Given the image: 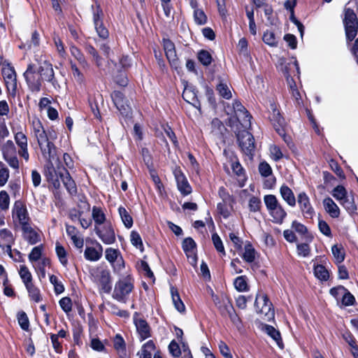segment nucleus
Segmentation results:
<instances>
[{
  "instance_id": "obj_49",
  "label": "nucleus",
  "mask_w": 358,
  "mask_h": 358,
  "mask_svg": "<svg viewBox=\"0 0 358 358\" xmlns=\"http://www.w3.org/2000/svg\"><path fill=\"white\" fill-rule=\"evenodd\" d=\"M120 255H122L118 249L108 248L105 250V257L106 260L113 265Z\"/></svg>"
},
{
  "instance_id": "obj_63",
  "label": "nucleus",
  "mask_w": 358,
  "mask_h": 358,
  "mask_svg": "<svg viewBox=\"0 0 358 358\" xmlns=\"http://www.w3.org/2000/svg\"><path fill=\"white\" fill-rule=\"evenodd\" d=\"M194 20L196 24L203 25L207 23L208 17L202 9L194 10Z\"/></svg>"
},
{
  "instance_id": "obj_15",
  "label": "nucleus",
  "mask_w": 358,
  "mask_h": 358,
  "mask_svg": "<svg viewBox=\"0 0 358 358\" xmlns=\"http://www.w3.org/2000/svg\"><path fill=\"white\" fill-rule=\"evenodd\" d=\"M40 73L41 78L43 82L50 83L55 89L59 87V83L55 76V72L52 64L47 61L41 63L38 67H36Z\"/></svg>"
},
{
  "instance_id": "obj_46",
  "label": "nucleus",
  "mask_w": 358,
  "mask_h": 358,
  "mask_svg": "<svg viewBox=\"0 0 358 358\" xmlns=\"http://www.w3.org/2000/svg\"><path fill=\"white\" fill-rule=\"evenodd\" d=\"M55 252L59 262L66 266L68 264L67 252L65 248L59 243H56Z\"/></svg>"
},
{
  "instance_id": "obj_64",
  "label": "nucleus",
  "mask_w": 358,
  "mask_h": 358,
  "mask_svg": "<svg viewBox=\"0 0 358 358\" xmlns=\"http://www.w3.org/2000/svg\"><path fill=\"white\" fill-rule=\"evenodd\" d=\"M259 174L264 178H267L272 175L273 171L270 164L266 161L261 162L258 166Z\"/></svg>"
},
{
  "instance_id": "obj_6",
  "label": "nucleus",
  "mask_w": 358,
  "mask_h": 358,
  "mask_svg": "<svg viewBox=\"0 0 358 358\" xmlns=\"http://www.w3.org/2000/svg\"><path fill=\"white\" fill-rule=\"evenodd\" d=\"M343 21L346 41L349 44L355 38L358 32V19L353 9L350 8H345Z\"/></svg>"
},
{
  "instance_id": "obj_27",
  "label": "nucleus",
  "mask_w": 358,
  "mask_h": 358,
  "mask_svg": "<svg viewBox=\"0 0 358 358\" xmlns=\"http://www.w3.org/2000/svg\"><path fill=\"white\" fill-rule=\"evenodd\" d=\"M323 206L327 213L332 218H338L340 216V209L331 198L328 196L324 199Z\"/></svg>"
},
{
  "instance_id": "obj_19",
  "label": "nucleus",
  "mask_w": 358,
  "mask_h": 358,
  "mask_svg": "<svg viewBox=\"0 0 358 358\" xmlns=\"http://www.w3.org/2000/svg\"><path fill=\"white\" fill-rule=\"evenodd\" d=\"M297 202L303 217L306 219H312L315 215V210L306 192H302L298 194Z\"/></svg>"
},
{
  "instance_id": "obj_57",
  "label": "nucleus",
  "mask_w": 358,
  "mask_h": 358,
  "mask_svg": "<svg viewBox=\"0 0 358 358\" xmlns=\"http://www.w3.org/2000/svg\"><path fill=\"white\" fill-rule=\"evenodd\" d=\"M182 248L185 254L193 252L196 249V243L192 238L187 237L183 240Z\"/></svg>"
},
{
  "instance_id": "obj_9",
  "label": "nucleus",
  "mask_w": 358,
  "mask_h": 358,
  "mask_svg": "<svg viewBox=\"0 0 358 358\" xmlns=\"http://www.w3.org/2000/svg\"><path fill=\"white\" fill-rule=\"evenodd\" d=\"M23 76L27 85L28 89L33 93H38L42 89L43 81L41 78L36 66L34 64L30 63L27 65Z\"/></svg>"
},
{
  "instance_id": "obj_41",
  "label": "nucleus",
  "mask_w": 358,
  "mask_h": 358,
  "mask_svg": "<svg viewBox=\"0 0 358 358\" xmlns=\"http://www.w3.org/2000/svg\"><path fill=\"white\" fill-rule=\"evenodd\" d=\"M256 251L252 243L248 241L245 245V251L242 255V258L248 263H252L255 259Z\"/></svg>"
},
{
  "instance_id": "obj_58",
  "label": "nucleus",
  "mask_w": 358,
  "mask_h": 358,
  "mask_svg": "<svg viewBox=\"0 0 358 358\" xmlns=\"http://www.w3.org/2000/svg\"><path fill=\"white\" fill-rule=\"evenodd\" d=\"M140 153L142 156L143 162L145 163L148 169L154 166L153 158L148 148H142Z\"/></svg>"
},
{
  "instance_id": "obj_38",
  "label": "nucleus",
  "mask_w": 358,
  "mask_h": 358,
  "mask_svg": "<svg viewBox=\"0 0 358 358\" xmlns=\"http://www.w3.org/2000/svg\"><path fill=\"white\" fill-rule=\"evenodd\" d=\"M315 276L320 281H327L329 278V272L322 264H316L313 266Z\"/></svg>"
},
{
  "instance_id": "obj_24",
  "label": "nucleus",
  "mask_w": 358,
  "mask_h": 358,
  "mask_svg": "<svg viewBox=\"0 0 358 358\" xmlns=\"http://www.w3.org/2000/svg\"><path fill=\"white\" fill-rule=\"evenodd\" d=\"M96 248L86 247L84 252V257L87 260L90 262H96L102 257V245L99 243L96 242Z\"/></svg>"
},
{
  "instance_id": "obj_16",
  "label": "nucleus",
  "mask_w": 358,
  "mask_h": 358,
  "mask_svg": "<svg viewBox=\"0 0 358 358\" xmlns=\"http://www.w3.org/2000/svg\"><path fill=\"white\" fill-rule=\"evenodd\" d=\"M173 174L176 178L177 187L182 196H187L192 193V189L186 176L179 166H176L173 170Z\"/></svg>"
},
{
  "instance_id": "obj_10",
  "label": "nucleus",
  "mask_w": 358,
  "mask_h": 358,
  "mask_svg": "<svg viewBox=\"0 0 358 358\" xmlns=\"http://www.w3.org/2000/svg\"><path fill=\"white\" fill-rule=\"evenodd\" d=\"M245 129L236 133L237 141L241 151L247 156L252 158L255 155V143L253 135Z\"/></svg>"
},
{
  "instance_id": "obj_47",
  "label": "nucleus",
  "mask_w": 358,
  "mask_h": 358,
  "mask_svg": "<svg viewBox=\"0 0 358 358\" xmlns=\"http://www.w3.org/2000/svg\"><path fill=\"white\" fill-rule=\"evenodd\" d=\"M1 152L3 158L16 155V148L14 143L11 140H8L3 145Z\"/></svg>"
},
{
  "instance_id": "obj_4",
  "label": "nucleus",
  "mask_w": 358,
  "mask_h": 358,
  "mask_svg": "<svg viewBox=\"0 0 358 358\" xmlns=\"http://www.w3.org/2000/svg\"><path fill=\"white\" fill-rule=\"evenodd\" d=\"M256 312L261 318L267 322L273 321L275 318V310L272 302L265 293H257L255 301Z\"/></svg>"
},
{
  "instance_id": "obj_23",
  "label": "nucleus",
  "mask_w": 358,
  "mask_h": 358,
  "mask_svg": "<svg viewBox=\"0 0 358 358\" xmlns=\"http://www.w3.org/2000/svg\"><path fill=\"white\" fill-rule=\"evenodd\" d=\"M198 90L194 86H185L182 92L183 99L192 104L195 108H200L201 103L197 98Z\"/></svg>"
},
{
  "instance_id": "obj_3",
  "label": "nucleus",
  "mask_w": 358,
  "mask_h": 358,
  "mask_svg": "<svg viewBox=\"0 0 358 358\" xmlns=\"http://www.w3.org/2000/svg\"><path fill=\"white\" fill-rule=\"evenodd\" d=\"M292 59H294V61L285 64L282 71L286 78V81L292 96L298 101L301 99V96L293 76H299L300 69L296 58L292 57Z\"/></svg>"
},
{
  "instance_id": "obj_34",
  "label": "nucleus",
  "mask_w": 358,
  "mask_h": 358,
  "mask_svg": "<svg viewBox=\"0 0 358 358\" xmlns=\"http://www.w3.org/2000/svg\"><path fill=\"white\" fill-rule=\"evenodd\" d=\"M171 298L176 309L180 313L185 311V306L180 299L177 288L172 287L171 288Z\"/></svg>"
},
{
  "instance_id": "obj_37",
  "label": "nucleus",
  "mask_w": 358,
  "mask_h": 358,
  "mask_svg": "<svg viewBox=\"0 0 358 358\" xmlns=\"http://www.w3.org/2000/svg\"><path fill=\"white\" fill-rule=\"evenodd\" d=\"M84 49L88 55L92 57L96 66L100 67L102 65L103 59L96 49L90 43H86L85 44Z\"/></svg>"
},
{
  "instance_id": "obj_7",
  "label": "nucleus",
  "mask_w": 358,
  "mask_h": 358,
  "mask_svg": "<svg viewBox=\"0 0 358 358\" xmlns=\"http://www.w3.org/2000/svg\"><path fill=\"white\" fill-rule=\"evenodd\" d=\"M218 195L222 201L217 204V210L220 215L224 219L229 217L231 211L234 210V205L236 203V199L230 194L227 189L222 186L219 187Z\"/></svg>"
},
{
  "instance_id": "obj_50",
  "label": "nucleus",
  "mask_w": 358,
  "mask_h": 358,
  "mask_svg": "<svg viewBox=\"0 0 358 358\" xmlns=\"http://www.w3.org/2000/svg\"><path fill=\"white\" fill-rule=\"evenodd\" d=\"M131 243L141 252L144 251V246L141 235L136 231H131L130 234Z\"/></svg>"
},
{
  "instance_id": "obj_33",
  "label": "nucleus",
  "mask_w": 358,
  "mask_h": 358,
  "mask_svg": "<svg viewBox=\"0 0 358 358\" xmlns=\"http://www.w3.org/2000/svg\"><path fill=\"white\" fill-rule=\"evenodd\" d=\"M12 131L14 135L15 141L19 148L28 145V138L27 135L22 131V127L20 126L17 129L12 128Z\"/></svg>"
},
{
  "instance_id": "obj_30",
  "label": "nucleus",
  "mask_w": 358,
  "mask_h": 358,
  "mask_svg": "<svg viewBox=\"0 0 358 358\" xmlns=\"http://www.w3.org/2000/svg\"><path fill=\"white\" fill-rule=\"evenodd\" d=\"M340 203L343 206V208L346 210V211L350 215H354L357 213V206L355 202L354 193L352 192H350V195L346 196L343 200L340 201Z\"/></svg>"
},
{
  "instance_id": "obj_31",
  "label": "nucleus",
  "mask_w": 358,
  "mask_h": 358,
  "mask_svg": "<svg viewBox=\"0 0 358 358\" xmlns=\"http://www.w3.org/2000/svg\"><path fill=\"white\" fill-rule=\"evenodd\" d=\"M273 217V222L281 224L287 216V213L280 204H278L275 209L268 211Z\"/></svg>"
},
{
  "instance_id": "obj_60",
  "label": "nucleus",
  "mask_w": 358,
  "mask_h": 358,
  "mask_svg": "<svg viewBox=\"0 0 358 358\" xmlns=\"http://www.w3.org/2000/svg\"><path fill=\"white\" fill-rule=\"evenodd\" d=\"M43 250V245L42 244L32 248L31 252L29 254V260L31 262L38 261L42 256Z\"/></svg>"
},
{
  "instance_id": "obj_43",
  "label": "nucleus",
  "mask_w": 358,
  "mask_h": 358,
  "mask_svg": "<svg viewBox=\"0 0 358 358\" xmlns=\"http://www.w3.org/2000/svg\"><path fill=\"white\" fill-rule=\"evenodd\" d=\"M196 56L199 62L204 66H208L213 61L211 54L206 50H199Z\"/></svg>"
},
{
  "instance_id": "obj_61",
  "label": "nucleus",
  "mask_w": 358,
  "mask_h": 358,
  "mask_svg": "<svg viewBox=\"0 0 358 358\" xmlns=\"http://www.w3.org/2000/svg\"><path fill=\"white\" fill-rule=\"evenodd\" d=\"M50 282L54 286V291L56 294H60L64 292L63 283L59 280L58 278L52 274L50 275Z\"/></svg>"
},
{
  "instance_id": "obj_28",
  "label": "nucleus",
  "mask_w": 358,
  "mask_h": 358,
  "mask_svg": "<svg viewBox=\"0 0 358 358\" xmlns=\"http://www.w3.org/2000/svg\"><path fill=\"white\" fill-rule=\"evenodd\" d=\"M292 228L299 234L303 236L307 242L311 243L314 238L313 236L308 231V228L297 220H294L292 223Z\"/></svg>"
},
{
  "instance_id": "obj_18",
  "label": "nucleus",
  "mask_w": 358,
  "mask_h": 358,
  "mask_svg": "<svg viewBox=\"0 0 358 358\" xmlns=\"http://www.w3.org/2000/svg\"><path fill=\"white\" fill-rule=\"evenodd\" d=\"M140 313L135 312L134 314V323L136 328V331L138 334V338L141 341H143L151 337V327L148 322L143 317H138Z\"/></svg>"
},
{
  "instance_id": "obj_53",
  "label": "nucleus",
  "mask_w": 358,
  "mask_h": 358,
  "mask_svg": "<svg viewBox=\"0 0 358 358\" xmlns=\"http://www.w3.org/2000/svg\"><path fill=\"white\" fill-rule=\"evenodd\" d=\"M17 319L21 329L24 331H29V320L27 313L23 310L19 311L17 315Z\"/></svg>"
},
{
  "instance_id": "obj_1",
  "label": "nucleus",
  "mask_w": 358,
  "mask_h": 358,
  "mask_svg": "<svg viewBox=\"0 0 358 358\" xmlns=\"http://www.w3.org/2000/svg\"><path fill=\"white\" fill-rule=\"evenodd\" d=\"M36 138L42 155L47 160L43 171L46 181L55 190H58L61 187V180L67 192L71 195H75L77 193V187L67 169L61 162H59L56 167L53 165L52 160L57 155V147L48 139L46 131L45 129L41 131Z\"/></svg>"
},
{
  "instance_id": "obj_21",
  "label": "nucleus",
  "mask_w": 358,
  "mask_h": 358,
  "mask_svg": "<svg viewBox=\"0 0 358 358\" xmlns=\"http://www.w3.org/2000/svg\"><path fill=\"white\" fill-rule=\"evenodd\" d=\"M13 213L16 215L21 227L23 226V222H31L27 209L21 201L15 202Z\"/></svg>"
},
{
  "instance_id": "obj_54",
  "label": "nucleus",
  "mask_w": 358,
  "mask_h": 358,
  "mask_svg": "<svg viewBox=\"0 0 358 358\" xmlns=\"http://www.w3.org/2000/svg\"><path fill=\"white\" fill-rule=\"evenodd\" d=\"M262 40L266 44L271 47L278 46V40L273 31L268 30L264 31L262 36Z\"/></svg>"
},
{
  "instance_id": "obj_51",
  "label": "nucleus",
  "mask_w": 358,
  "mask_h": 358,
  "mask_svg": "<svg viewBox=\"0 0 358 358\" xmlns=\"http://www.w3.org/2000/svg\"><path fill=\"white\" fill-rule=\"evenodd\" d=\"M212 241L217 252H219L222 257L225 256L226 251L222 241L216 232L212 234Z\"/></svg>"
},
{
  "instance_id": "obj_29",
  "label": "nucleus",
  "mask_w": 358,
  "mask_h": 358,
  "mask_svg": "<svg viewBox=\"0 0 358 358\" xmlns=\"http://www.w3.org/2000/svg\"><path fill=\"white\" fill-rule=\"evenodd\" d=\"M280 193L282 199L287 203L294 207L296 205V198L292 190L285 184H283L280 188Z\"/></svg>"
},
{
  "instance_id": "obj_56",
  "label": "nucleus",
  "mask_w": 358,
  "mask_h": 358,
  "mask_svg": "<svg viewBox=\"0 0 358 358\" xmlns=\"http://www.w3.org/2000/svg\"><path fill=\"white\" fill-rule=\"evenodd\" d=\"M332 196L339 202L346 198L348 192L345 187L341 185H337L331 192Z\"/></svg>"
},
{
  "instance_id": "obj_36",
  "label": "nucleus",
  "mask_w": 358,
  "mask_h": 358,
  "mask_svg": "<svg viewBox=\"0 0 358 358\" xmlns=\"http://www.w3.org/2000/svg\"><path fill=\"white\" fill-rule=\"evenodd\" d=\"M331 252L335 258V264H341L345 258V252L341 244H336L331 247Z\"/></svg>"
},
{
  "instance_id": "obj_32",
  "label": "nucleus",
  "mask_w": 358,
  "mask_h": 358,
  "mask_svg": "<svg viewBox=\"0 0 358 358\" xmlns=\"http://www.w3.org/2000/svg\"><path fill=\"white\" fill-rule=\"evenodd\" d=\"M156 345L152 340L145 343L140 352H138L139 358H152V352L155 351Z\"/></svg>"
},
{
  "instance_id": "obj_26",
  "label": "nucleus",
  "mask_w": 358,
  "mask_h": 358,
  "mask_svg": "<svg viewBox=\"0 0 358 358\" xmlns=\"http://www.w3.org/2000/svg\"><path fill=\"white\" fill-rule=\"evenodd\" d=\"M113 348L117 352L120 358H128L126 343L123 337L117 334L113 338Z\"/></svg>"
},
{
  "instance_id": "obj_25",
  "label": "nucleus",
  "mask_w": 358,
  "mask_h": 358,
  "mask_svg": "<svg viewBox=\"0 0 358 358\" xmlns=\"http://www.w3.org/2000/svg\"><path fill=\"white\" fill-rule=\"evenodd\" d=\"M262 330L275 341L277 345L280 349L284 348L283 341L279 330L270 324H264L262 327Z\"/></svg>"
},
{
  "instance_id": "obj_12",
  "label": "nucleus",
  "mask_w": 358,
  "mask_h": 358,
  "mask_svg": "<svg viewBox=\"0 0 358 358\" xmlns=\"http://www.w3.org/2000/svg\"><path fill=\"white\" fill-rule=\"evenodd\" d=\"M1 74L4 80L5 85L13 97L16 96L17 84V73L15 68L10 63H6V66L1 69Z\"/></svg>"
},
{
  "instance_id": "obj_59",
  "label": "nucleus",
  "mask_w": 358,
  "mask_h": 358,
  "mask_svg": "<svg viewBox=\"0 0 358 358\" xmlns=\"http://www.w3.org/2000/svg\"><path fill=\"white\" fill-rule=\"evenodd\" d=\"M264 201L268 211H271V210L275 209L280 204L276 196L273 194L265 195Z\"/></svg>"
},
{
  "instance_id": "obj_39",
  "label": "nucleus",
  "mask_w": 358,
  "mask_h": 358,
  "mask_svg": "<svg viewBox=\"0 0 358 358\" xmlns=\"http://www.w3.org/2000/svg\"><path fill=\"white\" fill-rule=\"evenodd\" d=\"M215 89L220 96L225 99H230L232 97V94L227 84L223 81V80H219V83L217 84Z\"/></svg>"
},
{
  "instance_id": "obj_62",
  "label": "nucleus",
  "mask_w": 358,
  "mask_h": 358,
  "mask_svg": "<svg viewBox=\"0 0 358 358\" xmlns=\"http://www.w3.org/2000/svg\"><path fill=\"white\" fill-rule=\"evenodd\" d=\"M343 295L341 299V303L345 306H354L356 304V299L354 295L346 288L344 290Z\"/></svg>"
},
{
  "instance_id": "obj_11",
  "label": "nucleus",
  "mask_w": 358,
  "mask_h": 358,
  "mask_svg": "<svg viewBox=\"0 0 358 358\" xmlns=\"http://www.w3.org/2000/svg\"><path fill=\"white\" fill-rule=\"evenodd\" d=\"M112 101L125 121L132 118V109L123 92L115 90L111 93Z\"/></svg>"
},
{
  "instance_id": "obj_13",
  "label": "nucleus",
  "mask_w": 358,
  "mask_h": 358,
  "mask_svg": "<svg viewBox=\"0 0 358 358\" xmlns=\"http://www.w3.org/2000/svg\"><path fill=\"white\" fill-rule=\"evenodd\" d=\"M233 108L236 120L242 127L245 129L250 128V120L252 117L241 102L238 100H235L233 103Z\"/></svg>"
},
{
  "instance_id": "obj_35",
  "label": "nucleus",
  "mask_w": 358,
  "mask_h": 358,
  "mask_svg": "<svg viewBox=\"0 0 358 358\" xmlns=\"http://www.w3.org/2000/svg\"><path fill=\"white\" fill-rule=\"evenodd\" d=\"M92 215L96 226L99 227L107 222L106 215L101 207L93 206Z\"/></svg>"
},
{
  "instance_id": "obj_2",
  "label": "nucleus",
  "mask_w": 358,
  "mask_h": 358,
  "mask_svg": "<svg viewBox=\"0 0 358 358\" xmlns=\"http://www.w3.org/2000/svg\"><path fill=\"white\" fill-rule=\"evenodd\" d=\"M211 296L214 304L222 317H228L231 322L237 327L242 326V320L236 313L232 303V300L229 296L227 294L219 296L213 292Z\"/></svg>"
},
{
  "instance_id": "obj_52",
  "label": "nucleus",
  "mask_w": 358,
  "mask_h": 358,
  "mask_svg": "<svg viewBox=\"0 0 358 358\" xmlns=\"http://www.w3.org/2000/svg\"><path fill=\"white\" fill-rule=\"evenodd\" d=\"M95 31L98 36L102 40H106L109 37V31L105 26L103 21L94 24Z\"/></svg>"
},
{
  "instance_id": "obj_45",
  "label": "nucleus",
  "mask_w": 358,
  "mask_h": 358,
  "mask_svg": "<svg viewBox=\"0 0 358 358\" xmlns=\"http://www.w3.org/2000/svg\"><path fill=\"white\" fill-rule=\"evenodd\" d=\"M71 54L78 61L83 68L88 67L89 64L85 59V57L81 50L76 45L70 47Z\"/></svg>"
},
{
  "instance_id": "obj_22",
  "label": "nucleus",
  "mask_w": 358,
  "mask_h": 358,
  "mask_svg": "<svg viewBox=\"0 0 358 358\" xmlns=\"http://www.w3.org/2000/svg\"><path fill=\"white\" fill-rule=\"evenodd\" d=\"M270 108L272 112L269 118L275 130L276 131V129L279 128H285V118L281 115L276 103L274 101L270 103Z\"/></svg>"
},
{
  "instance_id": "obj_55",
  "label": "nucleus",
  "mask_w": 358,
  "mask_h": 358,
  "mask_svg": "<svg viewBox=\"0 0 358 358\" xmlns=\"http://www.w3.org/2000/svg\"><path fill=\"white\" fill-rule=\"evenodd\" d=\"M162 129H163L164 133L166 134V135L169 138V139L173 144L174 147L178 148L179 143H178L177 136H176L175 132L173 131V129L171 128V127L168 123H166V124L162 125Z\"/></svg>"
},
{
  "instance_id": "obj_48",
  "label": "nucleus",
  "mask_w": 358,
  "mask_h": 358,
  "mask_svg": "<svg viewBox=\"0 0 358 358\" xmlns=\"http://www.w3.org/2000/svg\"><path fill=\"white\" fill-rule=\"evenodd\" d=\"M25 287L28 292L29 298L32 301H34L36 303H38L42 300L40 289L37 287H36L34 285V283L31 284L28 287Z\"/></svg>"
},
{
  "instance_id": "obj_44",
  "label": "nucleus",
  "mask_w": 358,
  "mask_h": 358,
  "mask_svg": "<svg viewBox=\"0 0 358 358\" xmlns=\"http://www.w3.org/2000/svg\"><path fill=\"white\" fill-rule=\"evenodd\" d=\"M118 212L122 219V222L126 228L130 229L134 224V220L131 215L127 210V209L123 206H120L118 208Z\"/></svg>"
},
{
  "instance_id": "obj_20",
  "label": "nucleus",
  "mask_w": 358,
  "mask_h": 358,
  "mask_svg": "<svg viewBox=\"0 0 358 358\" xmlns=\"http://www.w3.org/2000/svg\"><path fill=\"white\" fill-rule=\"evenodd\" d=\"M21 229L23 238L30 245H35L41 241L40 234L31 227V222H23Z\"/></svg>"
},
{
  "instance_id": "obj_8",
  "label": "nucleus",
  "mask_w": 358,
  "mask_h": 358,
  "mask_svg": "<svg viewBox=\"0 0 358 358\" xmlns=\"http://www.w3.org/2000/svg\"><path fill=\"white\" fill-rule=\"evenodd\" d=\"M134 288V278L131 275H128L115 283L112 296L117 301L126 303L127 296L133 291Z\"/></svg>"
},
{
  "instance_id": "obj_14",
  "label": "nucleus",
  "mask_w": 358,
  "mask_h": 358,
  "mask_svg": "<svg viewBox=\"0 0 358 358\" xmlns=\"http://www.w3.org/2000/svg\"><path fill=\"white\" fill-rule=\"evenodd\" d=\"M94 231L104 244L110 245L116 241L115 230L110 221L106 222L101 227L95 226Z\"/></svg>"
},
{
  "instance_id": "obj_5",
  "label": "nucleus",
  "mask_w": 358,
  "mask_h": 358,
  "mask_svg": "<svg viewBox=\"0 0 358 358\" xmlns=\"http://www.w3.org/2000/svg\"><path fill=\"white\" fill-rule=\"evenodd\" d=\"M92 281L99 287L100 292L109 294L112 290V277L107 268L97 267L91 272Z\"/></svg>"
},
{
  "instance_id": "obj_17",
  "label": "nucleus",
  "mask_w": 358,
  "mask_h": 358,
  "mask_svg": "<svg viewBox=\"0 0 358 358\" xmlns=\"http://www.w3.org/2000/svg\"><path fill=\"white\" fill-rule=\"evenodd\" d=\"M162 45L166 57L168 59L170 66L177 70L179 67L180 62L177 57L174 43L168 38H163Z\"/></svg>"
},
{
  "instance_id": "obj_42",
  "label": "nucleus",
  "mask_w": 358,
  "mask_h": 358,
  "mask_svg": "<svg viewBox=\"0 0 358 358\" xmlns=\"http://www.w3.org/2000/svg\"><path fill=\"white\" fill-rule=\"evenodd\" d=\"M234 285L236 289L240 292H247L250 288L246 275H240L236 278L234 282Z\"/></svg>"
},
{
  "instance_id": "obj_40",
  "label": "nucleus",
  "mask_w": 358,
  "mask_h": 358,
  "mask_svg": "<svg viewBox=\"0 0 358 358\" xmlns=\"http://www.w3.org/2000/svg\"><path fill=\"white\" fill-rule=\"evenodd\" d=\"M19 275L25 287L33 284L32 275L26 265H20Z\"/></svg>"
}]
</instances>
